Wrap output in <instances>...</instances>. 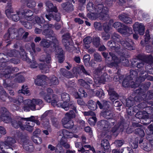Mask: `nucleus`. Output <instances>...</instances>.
Wrapping results in <instances>:
<instances>
[{
	"instance_id": "nucleus-1",
	"label": "nucleus",
	"mask_w": 153,
	"mask_h": 153,
	"mask_svg": "<svg viewBox=\"0 0 153 153\" xmlns=\"http://www.w3.org/2000/svg\"><path fill=\"white\" fill-rule=\"evenodd\" d=\"M55 98L56 100H53L52 102V105L53 106L55 107L57 106L58 107L61 106L65 111H67L69 108H71L75 111L76 113H77L74 102H70L68 103V102L70 100V97L68 94L66 93L62 94L61 98L62 101H63V103L58 100L57 96H56Z\"/></svg>"
},
{
	"instance_id": "nucleus-2",
	"label": "nucleus",
	"mask_w": 153,
	"mask_h": 153,
	"mask_svg": "<svg viewBox=\"0 0 153 153\" xmlns=\"http://www.w3.org/2000/svg\"><path fill=\"white\" fill-rule=\"evenodd\" d=\"M115 123V120L112 119L111 120H109L108 121L105 120H102L101 121V123L103 131H106L107 132H112L114 133L116 132L118 129L117 127L118 126H121V125L117 124L115 126L111 128L113 126Z\"/></svg>"
},
{
	"instance_id": "nucleus-3",
	"label": "nucleus",
	"mask_w": 153,
	"mask_h": 153,
	"mask_svg": "<svg viewBox=\"0 0 153 153\" xmlns=\"http://www.w3.org/2000/svg\"><path fill=\"white\" fill-rule=\"evenodd\" d=\"M24 102L25 105L23 107V109L26 111H30V109L32 110H36L35 106L36 105H41V106L43 105V102L40 99H33L32 100L27 99L25 100Z\"/></svg>"
},
{
	"instance_id": "nucleus-4",
	"label": "nucleus",
	"mask_w": 153,
	"mask_h": 153,
	"mask_svg": "<svg viewBox=\"0 0 153 153\" xmlns=\"http://www.w3.org/2000/svg\"><path fill=\"white\" fill-rule=\"evenodd\" d=\"M109 54L112 59L110 63H108V66L109 67H112L113 66H116L120 62H121L123 65L124 66H128V61L124 56H121L119 60L114 54L110 52L109 53Z\"/></svg>"
},
{
	"instance_id": "nucleus-5",
	"label": "nucleus",
	"mask_w": 153,
	"mask_h": 153,
	"mask_svg": "<svg viewBox=\"0 0 153 153\" xmlns=\"http://www.w3.org/2000/svg\"><path fill=\"white\" fill-rule=\"evenodd\" d=\"M120 36L116 33H114L112 36V38L113 40L118 42H120L121 44L126 48L129 50L134 49L133 47L134 43L131 39H127L125 41H120Z\"/></svg>"
},
{
	"instance_id": "nucleus-6",
	"label": "nucleus",
	"mask_w": 153,
	"mask_h": 153,
	"mask_svg": "<svg viewBox=\"0 0 153 153\" xmlns=\"http://www.w3.org/2000/svg\"><path fill=\"white\" fill-rule=\"evenodd\" d=\"M146 72L145 71H142L140 73V76L138 77L135 82H133L130 81L129 82H127L126 80H124L123 82V85L124 87H126L128 86H131L132 88H135L138 86L140 83L144 81L146 77H147V75L145 74V76H141V75Z\"/></svg>"
},
{
	"instance_id": "nucleus-7",
	"label": "nucleus",
	"mask_w": 153,
	"mask_h": 153,
	"mask_svg": "<svg viewBox=\"0 0 153 153\" xmlns=\"http://www.w3.org/2000/svg\"><path fill=\"white\" fill-rule=\"evenodd\" d=\"M13 12V10L11 8L10 3L8 4L7 6L6 7L5 13L9 18H10L14 21H17L20 19V17H22L21 13L19 12H17V14H11Z\"/></svg>"
},
{
	"instance_id": "nucleus-8",
	"label": "nucleus",
	"mask_w": 153,
	"mask_h": 153,
	"mask_svg": "<svg viewBox=\"0 0 153 153\" xmlns=\"http://www.w3.org/2000/svg\"><path fill=\"white\" fill-rule=\"evenodd\" d=\"M97 104L101 109H107V108H108L109 106V104H108V102H106L104 103L103 105L99 101H98L96 103L92 100H90L88 102V108L92 110H94L97 108Z\"/></svg>"
},
{
	"instance_id": "nucleus-9",
	"label": "nucleus",
	"mask_w": 153,
	"mask_h": 153,
	"mask_svg": "<svg viewBox=\"0 0 153 153\" xmlns=\"http://www.w3.org/2000/svg\"><path fill=\"white\" fill-rule=\"evenodd\" d=\"M54 25L52 24L45 25L43 26V28L44 29L42 32L43 35L47 36V37H49L51 36L52 38V40H54L55 43L57 44L58 42V41L56 39V37L54 36L53 31L51 29H49V27L53 28Z\"/></svg>"
},
{
	"instance_id": "nucleus-10",
	"label": "nucleus",
	"mask_w": 153,
	"mask_h": 153,
	"mask_svg": "<svg viewBox=\"0 0 153 153\" xmlns=\"http://www.w3.org/2000/svg\"><path fill=\"white\" fill-rule=\"evenodd\" d=\"M96 9L97 13L96 14H97L99 17L103 18L105 16H108V9L107 7H104L102 4L98 5Z\"/></svg>"
},
{
	"instance_id": "nucleus-11",
	"label": "nucleus",
	"mask_w": 153,
	"mask_h": 153,
	"mask_svg": "<svg viewBox=\"0 0 153 153\" xmlns=\"http://www.w3.org/2000/svg\"><path fill=\"white\" fill-rule=\"evenodd\" d=\"M35 20V22H33V23L35 25L36 28L35 30V33L36 34H39L42 31V30L39 28H41V26L40 24H43L45 22V20L42 17H40L36 16L34 18L33 21Z\"/></svg>"
},
{
	"instance_id": "nucleus-12",
	"label": "nucleus",
	"mask_w": 153,
	"mask_h": 153,
	"mask_svg": "<svg viewBox=\"0 0 153 153\" xmlns=\"http://www.w3.org/2000/svg\"><path fill=\"white\" fill-rule=\"evenodd\" d=\"M49 38H50L51 40H48L45 39H42L40 43V45L43 48H47L49 47L51 44H52L53 45V46L55 48L56 50L57 49L56 48L57 45L59 46L58 45V42L56 44L54 40H52V38H51V36H50Z\"/></svg>"
},
{
	"instance_id": "nucleus-13",
	"label": "nucleus",
	"mask_w": 153,
	"mask_h": 153,
	"mask_svg": "<svg viewBox=\"0 0 153 153\" xmlns=\"http://www.w3.org/2000/svg\"><path fill=\"white\" fill-rule=\"evenodd\" d=\"M70 35L69 33H67L62 36V41L66 49L68 51H70L73 47V45H71L69 42Z\"/></svg>"
},
{
	"instance_id": "nucleus-14",
	"label": "nucleus",
	"mask_w": 153,
	"mask_h": 153,
	"mask_svg": "<svg viewBox=\"0 0 153 153\" xmlns=\"http://www.w3.org/2000/svg\"><path fill=\"white\" fill-rule=\"evenodd\" d=\"M70 35L69 33H67L62 36V41L66 49L68 51H70L73 47V45H71L69 42Z\"/></svg>"
},
{
	"instance_id": "nucleus-15",
	"label": "nucleus",
	"mask_w": 153,
	"mask_h": 153,
	"mask_svg": "<svg viewBox=\"0 0 153 153\" xmlns=\"http://www.w3.org/2000/svg\"><path fill=\"white\" fill-rule=\"evenodd\" d=\"M16 30L15 28H9L8 29V33L6 34L4 36V39L7 42H10L12 39L17 36L15 33Z\"/></svg>"
},
{
	"instance_id": "nucleus-16",
	"label": "nucleus",
	"mask_w": 153,
	"mask_h": 153,
	"mask_svg": "<svg viewBox=\"0 0 153 153\" xmlns=\"http://www.w3.org/2000/svg\"><path fill=\"white\" fill-rule=\"evenodd\" d=\"M118 31L124 36H128L132 33L131 28L124 25L123 27L118 30Z\"/></svg>"
},
{
	"instance_id": "nucleus-17",
	"label": "nucleus",
	"mask_w": 153,
	"mask_h": 153,
	"mask_svg": "<svg viewBox=\"0 0 153 153\" xmlns=\"http://www.w3.org/2000/svg\"><path fill=\"white\" fill-rule=\"evenodd\" d=\"M134 31L135 33L137 32L140 35H143L144 33L145 27L142 24L136 22L133 25Z\"/></svg>"
},
{
	"instance_id": "nucleus-18",
	"label": "nucleus",
	"mask_w": 153,
	"mask_h": 153,
	"mask_svg": "<svg viewBox=\"0 0 153 153\" xmlns=\"http://www.w3.org/2000/svg\"><path fill=\"white\" fill-rule=\"evenodd\" d=\"M75 114L72 110H70L69 112H67L65 114V117L62 120V122L63 126L64 125L67 123L71 119L75 117Z\"/></svg>"
},
{
	"instance_id": "nucleus-19",
	"label": "nucleus",
	"mask_w": 153,
	"mask_h": 153,
	"mask_svg": "<svg viewBox=\"0 0 153 153\" xmlns=\"http://www.w3.org/2000/svg\"><path fill=\"white\" fill-rule=\"evenodd\" d=\"M56 46L57 49L55 50L56 57L58 59L59 62L61 63L64 60L63 50L59 46L57 45Z\"/></svg>"
},
{
	"instance_id": "nucleus-20",
	"label": "nucleus",
	"mask_w": 153,
	"mask_h": 153,
	"mask_svg": "<svg viewBox=\"0 0 153 153\" xmlns=\"http://www.w3.org/2000/svg\"><path fill=\"white\" fill-rule=\"evenodd\" d=\"M81 72H83L86 75H88L82 65H79L76 67H74L73 68V72L74 74L76 76H77V74H79Z\"/></svg>"
},
{
	"instance_id": "nucleus-21",
	"label": "nucleus",
	"mask_w": 153,
	"mask_h": 153,
	"mask_svg": "<svg viewBox=\"0 0 153 153\" xmlns=\"http://www.w3.org/2000/svg\"><path fill=\"white\" fill-rule=\"evenodd\" d=\"M62 145L66 148H68L70 147L69 144L68 143H64L61 141L57 145L56 147L55 152L56 153H63L64 151Z\"/></svg>"
},
{
	"instance_id": "nucleus-22",
	"label": "nucleus",
	"mask_w": 153,
	"mask_h": 153,
	"mask_svg": "<svg viewBox=\"0 0 153 153\" xmlns=\"http://www.w3.org/2000/svg\"><path fill=\"white\" fill-rule=\"evenodd\" d=\"M50 13L48 15H46L45 17L49 21H50L52 18H53L54 19L57 21H60L61 19L60 14L59 13L55 12Z\"/></svg>"
},
{
	"instance_id": "nucleus-23",
	"label": "nucleus",
	"mask_w": 153,
	"mask_h": 153,
	"mask_svg": "<svg viewBox=\"0 0 153 153\" xmlns=\"http://www.w3.org/2000/svg\"><path fill=\"white\" fill-rule=\"evenodd\" d=\"M58 135L66 138H71L73 137V134L65 129L62 130L58 132Z\"/></svg>"
},
{
	"instance_id": "nucleus-24",
	"label": "nucleus",
	"mask_w": 153,
	"mask_h": 153,
	"mask_svg": "<svg viewBox=\"0 0 153 153\" xmlns=\"http://www.w3.org/2000/svg\"><path fill=\"white\" fill-rule=\"evenodd\" d=\"M40 95L47 102H52L53 100H56L55 97L56 96H53L54 98L52 100L51 97L52 95L50 94H46L45 92L43 91H42L40 93Z\"/></svg>"
},
{
	"instance_id": "nucleus-25",
	"label": "nucleus",
	"mask_w": 153,
	"mask_h": 153,
	"mask_svg": "<svg viewBox=\"0 0 153 153\" xmlns=\"http://www.w3.org/2000/svg\"><path fill=\"white\" fill-rule=\"evenodd\" d=\"M145 57V58L142 60L141 62H139L137 64V68H140L143 66V62L149 63H150V62H152V58L151 56H146Z\"/></svg>"
},
{
	"instance_id": "nucleus-26",
	"label": "nucleus",
	"mask_w": 153,
	"mask_h": 153,
	"mask_svg": "<svg viewBox=\"0 0 153 153\" xmlns=\"http://www.w3.org/2000/svg\"><path fill=\"white\" fill-rule=\"evenodd\" d=\"M3 109L4 113L2 114L1 117V120L6 123H9L11 120L10 117L8 115V112L7 111L6 109L5 108H3Z\"/></svg>"
},
{
	"instance_id": "nucleus-27",
	"label": "nucleus",
	"mask_w": 153,
	"mask_h": 153,
	"mask_svg": "<svg viewBox=\"0 0 153 153\" xmlns=\"http://www.w3.org/2000/svg\"><path fill=\"white\" fill-rule=\"evenodd\" d=\"M34 126V124L32 122H26L25 124L22 125L21 128L22 130H26L29 131H32L33 130Z\"/></svg>"
},
{
	"instance_id": "nucleus-28",
	"label": "nucleus",
	"mask_w": 153,
	"mask_h": 153,
	"mask_svg": "<svg viewBox=\"0 0 153 153\" xmlns=\"http://www.w3.org/2000/svg\"><path fill=\"white\" fill-rule=\"evenodd\" d=\"M119 19L127 24H130L132 22L131 18L125 14L120 15L119 16Z\"/></svg>"
},
{
	"instance_id": "nucleus-29",
	"label": "nucleus",
	"mask_w": 153,
	"mask_h": 153,
	"mask_svg": "<svg viewBox=\"0 0 153 153\" xmlns=\"http://www.w3.org/2000/svg\"><path fill=\"white\" fill-rule=\"evenodd\" d=\"M21 13L22 18L21 19H23L24 18H25L26 20H29L28 19L33 15V13L31 10H24V12Z\"/></svg>"
},
{
	"instance_id": "nucleus-30",
	"label": "nucleus",
	"mask_w": 153,
	"mask_h": 153,
	"mask_svg": "<svg viewBox=\"0 0 153 153\" xmlns=\"http://www.w3.org/2000/svg\"><path fill=\"white\" fill-rule=\"evenodd\" d=\"M47 79V78L44 75H39L35 80V82L36 84L39 85H41L42 84V82H44Z\"/></svg>"
},
{
	"instance_id": "nucleus-31",
	"label": "nucleus",
	"mask_w": 153,
	"mask_h": 153,
	"mask_svg": "<svg viewBox=\"0 0 153 153\" xmlns=\"http://www.w3.org/2000/svg\"><path fill=\"white\" fill-rule=\"evenodd\" d=\"M92 39L90 37H87L83 39L84 46L85 48L88 49L90 48L89 44L92 41Z\"/></svg>"
},
{
	"instance_id": "nucleus-32",
	"label": "nucleus",
	"mask_w": 153,
	"mask_h": 153,
	"mask_svg": "<svg viewBox=\"0 0 153 153\" xmlns=\"http://www.w3.org/2000/svg\"><path fill=\"white\" fill-rule=\"evenodd\" d=\"M60 71L61 74L63 76L68 78H72L75 76L74 75H73L69 71L64 68L61 69Z\"/></svg>"
},
{
	"instance_id": "nucleus-33",
	"label": "nucleus",
	"mask_w": 153,
	"mask_h": 153,
	"mask_svg": "<svg viewBox=\"0 0 153 153\" xmlns=\"http://www.w3.org/2000/svg\"><path fill=\"white\" fill-rule=\"evenodd\" d=\"M34 19H33L32 22H29L27 21H24L23 19H20V21L21 22L22 24L24 26L27 28L28 29H30L32 28V25L30 23L31 22L33 23V25H34L33 23V22H35V20H34Z\"/></svg>"
},
{
	"instance_id": "nucleus-34",
	"label": "nucleus",
	"mask_w": 153,
	"mask_h": 153,
	"mask_svg": "<svg viewBox=\"0 0 153 153\" xmlns=\"http://www.w3.org/2000/svg\"><path fill=\"white\" fill-rule=\"evenodd\" d=\"M22 119L19 117L17 120H13L12 122V124L13 126L16 128H18V127H21V119Z\"/></svg>"
},
{
	"instance_id": "nucleus-35",
	"label": "nucleus",
	"mask_w": 153,
	"mask_h": 153,
	"mask_svg": "<svg viewBox=\"0 0 153 153\" xmlns=\"http://www.w3.org/2000/svg\"><path fill=\"white\" fill-rule=\"evenodd\" d=\"M40 61H45L47 63H49L51 60V57L50 55H46V56H42L39 59Z\"/></svg>"
},
{
	"instance_id": "nucleus-36",
	"label": "nucleus",
	"mask_w": 153,
	"mask_h": 153,
	"mask_svg": "<svg viewBox=\"0 0 153 153\" xmlns=\"http://www.w3.org/2000/svg\"><path fill=\"white\" fill-rule=\"evenodd\" d=\"M50 85L52 86L54 85H57L59 83V82L57 78L54 76H53L49 78Z\"/></svg>"
},
{
	"instance_id": "nucleus-37",
	"label": "nucleus",
	"mask_w": 153,
	"mask_h": 153,
	"mask_svg": "<svg viewBox=\"0 0 153 153\" xmlns=\"http://www.w3.org/2000/svg\"><path fill=\"white\" fill-rule=\"evenodd\" d=\"M108 92L110 96V98L111 100H116L118 97V94L113 90L109 89Z\"/></svg>"
},
{
	"instance_id": "nucleus-38",
	"label": "nucleus",
	"mask_w": 153,
	"mask_h": 153,
	"mask_svg": "<svg viewBox=\"0 0 153 153\" xmlns=\"http://www.w3.org/2000/svg\"><path fill=\"white\" fill-rule=\"evenodd\" d=\"M46 6L49 8L50 11L57 12V10L56 8L53 6V4L50 1H48L46 3Z\"/></svg>"
},
{
	"instance_id": "nucleus-39",
	"label": "nucleus",
	"mask_w": 153,
	"mask_h": 153,
	"mask_svg": "<svg viewBox=\"0 0 153 153\" xmlns=\"http://www.w3.org/2000/svg\"><path fill=\"white\" fill-rule=\"evenodd\" d=\"M3 71L4 72V73H3V74L4 75H7L8 76V74L12 72V71H13L15 72H17L18 71V69L17 68H12H12L10 67L8 68H5L3 69Z\"/></svg>"
},
{
	"instance_id": "nucleus-40",
	"label": "nucleus",
	"mask_w": 153,
	"mask_h": 153,
	"mask_svg": "<svg viewBox=\"0 0 153 153\" xmlns=\"http://www.w3.org/2000/svg\"><path fill=\"white\" fill-rule=\"evenodd\" d=\"M22 145L24 148L27 151H31L33 149V146L29 145L27 141H25Z\"/></svg>"
},
{
	"instance_id": "nucleus-41",
	"label": "nucleus",
	"mask_w": 153,
	"mask_h": 153,
	"mask_svg": "<svg viewBox=\"0 0 153 153\" xmlns=\"http://www.w3.org/2000/svg\"><path fill=\"white\" fill-rule=\"evenodd\" d=\"M101 145L105 150L108 149L110 148L109 142L106 139L103 140H102Z\"/></svg>"
},
{
	"instance_id": "nucleus-42",
	"label": "nucleus",
	"mask_w": 153,
	"mask_h": 153,
	"mask_svg": "<svg viewBox=\"0 0 153 153\" xmlns=\"http://www.w3.org/2000/svg\"><path fill=\"white\" fill-rule=\"evenodd\" d=\"M103 116L106 119H108L107 120L108 121L109 120H111L112 119H110V118L112 116L111 111H105L103 112Z\"/></svg>"
},
{
	"instance_id": "nucleus-43",
	"label": "nucleus",
	"mask_w": 153,
	"mask_h": 153,
	"mask_svg": "<svg viewBox=\"0 0 153 153\" xmlns=\"http://www.w3.org/2000/svg\"><path fill=\"white\" fill-rule=\"evenodd\" d=\"M84 147H82L81 149H79L78 151H80L81 152H84L85 151H88L87 149V148L91 150H92L93 152L95 151L94 149V148L91 147V146L89 145H85L84 146Z\"/></svg>"
},
{
	"instance_id": "nucleus-44",
	"label": "nucleus",
	"mask_w": 153,
	"mask_h": 153,
	"mask_svg": "<svg viewBox=\"0 0 153 153\" xmlns=\"http://www.w3.org/2000/svg\"><path fill=\"white\" fill-rule=\"evenodd\" d=\"M39 67L43 72L46 73L49 71V67L47 65L41 64L39 65Z\"/></svg>"
},
{
	"instance_id": "nucleus-45",
	"label": "nucleus",
	"mask_w": 153,
	"mask_h": 153,
	"mask_svg": "<svg viewBox=\"0 0 153 153\" xmlns=\"http://www.w3.org/2000/svg\"><path fill=\"white\" fill-rule=\"evenodd\" d=\"M108 75L106 74H104L100 78H98V83H104L106 81L107 79L108 78Z\"/></svg>"
},
{
	"instance_id": "nucleus-46",
	"label": "nucleus",
	"mask_w": 153,
	"mask_h": 153,
	"mask_svg": "<svg viewBox=\"0 0 153 153\" xmlns=\"http://www.w3.org/2000/svg\"><path fill=\"white\" fill-rule=\"evenodd\" d=\"M62 6L65 10H73L72 4L69 3H63L62 4Z\"/></svg>"
},
{
	"instance_id": "nucleus-47",
	"label": "nucleus",
	"mask_w": 153,
	"mask_h": 153,
	"mask_svg": "<svg viewBox=\"0 0 153 153\" xmlns=\"http://www.w3.org/2000/svg\"><path fill=\"white\" fill-rule=\"evenodd\" d=\"M97 122V119L95 117L93 116L88 119V122L91 126H94Z\"/></svg>"
},
{
	"instance_id": "nucleus-48",
	"label": "nucleus",
	"mask_w": 153,
	"mask_h": 153,
	"mask_svg": "<svg viewBox=\"0 0 153 153\" xmlns=\"http://www.w3.org/2000/svg\"><path fill=\"white\" fill-rule=\"evenodd\" d=\"M32 140L33 142L37 144H40L42 142V138L37 136H33Z\"/></svg>"
},
{
	"instance_id": "nucleus-49",
	"label": "nucleus",
	"mask_w": 153,
	"mask_h": 153,
	"mask_svg": "<svg viewBox=\"0 0 153 153\" xmlns=\"http://www.w3.org/2000/svg\"><path fill=\"white\" fill-rule=\"evenodd\" d=\"M93 43L96 47H98L100 44V38L98 37H95L93 39Z\"/></svg>"
},
{
	"instance_id": "nucleus-50",
	"label": "nucleus",
	"mask_w": 153,
	"mask_h": 153,
	"mask_svg": "<svg viewBox=\"0 0 153 153\" xmlns=\"http://www.w3.org/2000/svg\"><path fill=\"white\" fill-rule=\"evenodd\" d=\"M19 93H22L24 94H27L29 93V91L27 90V86H25L23 85L22 86V88L21 90H19L18 91Z\"/></svg>"
},
{
	"instance_id": "nucleus-51",
	"label": "nucleus",
	"mask_w": 153,
	"mask_h": 153,
	"mask_svg": "<svg viewBox=\"0 0 153 153\" xmlns=\"http://www.w3.org/2000/svg\"><path fill=\"white\" fill-rule=\"evenodd\" d=\"M74 125L73 121L71 120H70L67 123L65 124L64 127L67 128H71L73 127Z\"/></svg>"
},
{
	"instance_id": "nucleus-52",
	"label": "nucleus",
	"mask_w": 153,
	"mask_h": 153,
	"mask_svg": "<svg viewBox=\"0 0 153 153\" xmlns=\"http://www.w3.org/2000/svg\"><path fill=\"white\" fill-rule=\"evenodd\" d=\"M95 92V95L100 98L102 97L104 95L103 91L101 89L96 91Z\"/></svg>"
},
{
	"instance_id": "nucleus-53",
	"label": "nucleus",
	"mask_w": 153,
	"mask_h": 153,
	"mask_svg": "<svg viewBox=\"0 0 153 153\" xmlns=\"http://www.w3.org/2000/svg\"><path fill=\"white\" fill-rule=\"evenodd\" d=\"M30 67L31 68H36L38 66V64L35 59L29 62Z\"/></svg>"
},
{
	"instance_id": "nucleus-54",
	"label": "nucleus",
	"mask_w": 153,
	"mask_h": 153,
	"mask_svg": "<svg viewBox=\"0 0 153 153\" xmlns=\"http://www.w3.org/2000/svg\"><path fill=\"white\" fill-rule=\"evenodd\" d=\"M135 133L142 137H143L145 134L144 131L139 128L135 129Z\"/></svg>"
},
{
	"instance_id": "nucleus-55",
	"label": "nucleus",
	"mask_w": 153,
	"mask_h": 153,
	"mask_svg": "<svg viewBox=\"0 0 153 153\" xmlns=\"http://www.w3.org/2000/svg\"><path fill=\"white\" fill-rule=\"evenodd\" d=\"M143 114V116L142 117L143 118H153V117H152L150 114L147 113L146 112L143 111L141 112Z\"/></svg>"
},
{
	"instance_id": "nucleus-56",
	"label": "nucleus",
	"mask_w": 153,
	"mask_h": 153,
	"mask_svg": "<svg viewBox=\"0 0 153 153\" xmlns=\"http://www.w3.org/2000/svg\"><path fill=\"white\" fill-rule=\"evenodd\" d=\"M36 5V3L32 0H29L27 4V6L30 8L34 7Z\"/></svg>"
},
{
	"instance_id": "nucleus-57",
	"label": "nucleus",
	"mask_w": 153,
	"mask_h": 153,
	"mask_svg": "<svg viewBox=\"0 0 153 153\" xmlns=\"http://www.w3.org/2000/svg\"><path fill=\"white\" fill-rule=\"evenodd\" d=\"M145 37V42L146 44H147L148 42L150 40V36L149 34V32L148 30H147L145 33V35L144 36Z\"/></svg>"
},
{
	"instance_id": "nucleus-58",
	"label": "nucleus",
	"mask_w": 153,
	"mask_h": 153,
	"mask_svg": "<svg viewBox=\"0 0 153 153\" xmlns=\"http://www.w3.org/2000/svg\"><path fill=\"white\" fill-rule=\"evenodd\" d=\"M130 77L132 79L133 78L136 79L137 75V71L131 70L130 72Z\"/></svg>"
},
{
	"instance_id": "nucleus-59",
	"label": "nucleus",
	"mask_w": 153,
	"mask_h": 153,
	"mask_svg": "<svg viewBox=\"0 0 153 153\" xmlns=\"http://www.w3.org/2000/svg\"><path fill=\"white\" fill-rule=\"evenodd\" d=\"M94 56L95 60L97 62H100L102 61L101 56L98 53H94Z\"/></svg>"
},
{
	"instance_id": "nucleus-60",
	"label": "nucleus",
	"mask_w": 153,
	"mask_h": 153,
	"mask_svg": "<svg viewBox=\"0 0 153 153\" xmlns=\"http://www.w3.org/2000/svg\"><path fill=\"white\" fill-rule=\"evenodd\" d=\"M124 25H122L120 22H115L113 25L114 27L115 28H118V30L123 27Z\"/></svg>"
},
{
	"instance_id": "nucleus-61",
	"label": "nucleus",
	"mask_w": 153,
	"mask_h": 153,
	"mask_svg": "<svg viewBox=\"0 0 153 153\" xmlns=\"http://www.w3.org/2000/svg\"><path fill=\"white\" fill-rule=\"evenodd\" d=\"M87 8L88 10L91 11L94 10L95 9V8L94 7L92 3L91 2L88 3L87 5Z\"/></svg>"
},
{
	"instance_id": "nucleus-62",
	"label": "nucleus",
	"mask_w": 153,
	"mask_h": 153,
	"mask_svg": "<svg viewBox=\"0 0 153 153\" xmlns=\"http://www.w3.org/2000/svg\"><path fill=\"white\" fill-rule=\"evenodd\" d=\"M27 121L26 122H31L33 123V122L35 120V117L33 116H31L30 117L23 118Z\"/></svg>"
},
{
	"instance_id": "nucleus-63",
	"label": "nucleus",
	"mask_w": 153,
	"mask_h": 153,
	"mask_svg": "<svg viewBox=\"0 0 153 153\" xmlns=\"http://www.w3.org/2000/svg\"><path fill=\"white\" fill-rule=\"evenodd\" d=\"M90 59V56L88 54H86L83 57V60L84 63H89Z\"/></svg>"
},
{
	"instance_id": "nucleus-64",
	"label": "nucleus",
	"mask_w": 153,
	"mask_h": 153,
	"mask_svg": "<svg viewBox=\"0 0 153 153\" xmlns=\"http://www.w3.org/2000/svg\"><path fill=\"white\" fill-rule=\"evenodd\" d=\"M102 35L103 40H107L110 38V35L108 33H103Z\"/></svg>"
}]
</instances>
